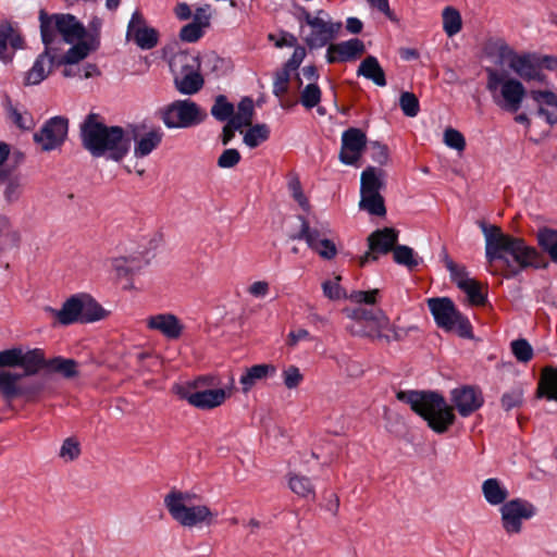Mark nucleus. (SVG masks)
<instances>
[{"instance_id":"nucleus-1","label":"nucleus","mask_w":557,"mask_h":557,"mask_svg":"<svg viewBox=\"0 0 557 557\" xmlns=\"http://www.w3.org/2000/svg\"><path fill=\"white\" fill-rule=\"evenodd\" d=\"M485 237V257L493 270L492 274H502L506 278L516 277L528 268L546 269L548 262L533 246L523 238L503 233L497 225L479 223Z\"/></svg>"},{"instance_id":"nucleus-2","label":"nucleus","mask_w":557,"mask_h":557,"mask_svg":"<svg viewBox=\"0 0 557 557\" xmlns=\"http://www.w3.org/2000/svg\"><path fill=\"white\" fill-rule=\"evenodd\" d=\"M83 147L92 157L108 153L114 161H121L129 150V139L125 137L121 126H108L98 113H89L81 124Z\"/></svg>"},{"instance_id":"nucleus-3","label":"nucleus","mask_w":557,"mask_h":557,"mask_svg":"<svg viewBox=\"0 0 557 557\" xmlns=\"http://www.w3.org/2000/svg\"><path fill=\"white\" fill-rule=\"evenodd\" d=\"M396 398L410 406L411 410L423 418L435 433H445L455 422L453 407L445 398L432 391H399Z\"/></svg>"},{"instance_id":"nucleus-4","label":"nucleus","mask_w":557,"mask_h":557,"mask_svg":"<svg viewBox=\"0 0 557 557\" xmlns=\"http://www.w3.org/2000/svg\"><path fill=\"white\" fill-rule=\"evenodd\" d=\"M22 348L13 347L0 351V394L4 400L23 398L35 401L44 389L39 381H25L24 374L5 370L21 366Z\"/></svg>"},{"instance_id":"nucleus-5","label":"nucleus","mask_w":557,"mask_h":557,"mask_svg":"<svg viewBox=\"0 0 557 557\" xmlns=\"http://www.w3.org/2000/svg\"><path fill=\"white\" fill-rule=\"evenodd\" d=\"M200 499L201 497L196 493L173 487L164 496L163 502L172 519L182 527L211 525L216 518V513L207 505L196 504Z\"/></svg>"},{"instance_id":"nucleus-6","label":"nucleus","mask_w":557,"mask_h":557,"mask_svg":"<svg viewBox=\"0 0 557 557\" xmlns=\"http://www.w3.org/2000/svg\"><path fill=\"white\" fill-rule=\"evenodd\" d=\"M486 89L492 99L502 110L516 113L520 110L527 96V89L523 84L513 77H510L505 71L487 67Z\"/></svg>"},{"instance_id":"nucleus-7","label":"nucleus","mask_w":557,"mask_h":557,"mask_svg":"<svg viewBox=\"0 0 557 557\" xmlns=\"http://www.w3.org/2000/svg\"><path fill=\"white\" fill-rule=\"evenodd\" d=\"M40 33L42 42L48 48H55L57 42L74 44L86 35L85 26L72 14L48 15L40 12Z\"/></svg>"},{"instance_id":"nucleus-8","label":"nucleus","mask_w":557,"mask_h":557,"mask_svg":"<svg viewBox=\"0 0 557 557\" xmlns=\"http://www.w3.org/2000/svg\"><path fill=\"white\" fill-rule=\"evenodd\" d=\"M348 318L354 321L348 327L352 335L391 343V336L385 333V329L389 327V318L382 309L358 307L348 312Z\"/></svg>"},{"instance_id":"nucleus-9","label":"nucleus","mask_w":557,"mask_h":557,"mask_svg":"<svg viewBox=\"0 0 557 557\" xmlns=\"http://www.w3.org/2000/svg\"><path fill=\"white\" fill-rule=\"evenodd\" d=\"M428 307L440 329L446 332H456L463 338L472 337V326L469 319L458 311L450 298H430L428 299Z\"/></svg>"},{"instance_id":"nucleus-10","label":"nucleus","mask_w":557,"mask_h":557,"mask_svg":"<svg viewBox=\"0 0 557 557\" xmlns=\"http://www.w3.org/2000/svg\"><path fill=\"white\" fill-rule=\"evenodd\" d=\"M207 113L193 100H175L161 111V119L169 128H188L200 124Z\"/></svg>"},{"instance_id":"nucleus-11","label":"nucleus","mask_w":557,"mask_h":557,"mask_svg":"<svg viewBox=\"0 0 557 557\" xmlns=\"http://www.w3.org/2000/svg\"><path fill=\"white\" fill-rule=\"evenodd\" d=\"M301 222L300 231L292 235V239L305 240L307 245L315 251L321 258L331 260L336 257L337 248L333 240L326 238L329 230L325 226L311 227L309 221L304 215H298Z\"/></svg>"},{"instance_id":"nucleus-12","label":"nucleus","mask_w":557,"mask_h":557,"mask_svg":"<svg viewBox=\"0 0 557 557\" xmlns=\"http://www.w3.org/2000/svg\"><path fill=\"white\" fill-rule=\"evenodd\" d=\"M233 387L197 389L191 391L190 386L174 385L173 392L189 405L201 410H211L224 404L227 397L232 395Z\"/></svg>"},{"instance_id":"nucleus-13","label":"nucleus","mask_w":557,"mask_h":557,"mask_svg":"<svg viewBox=\"0 0 557 557\" xmlns=\"http://www.w3.org/2000/svg\"><path fill=\"white\" fill-rule=\"evenodd\" d=\"M502 525L507 534H518L522 530V521L536 513L535 506L522 498L506 502L500 507Z\"/></svg>"},{"instance_id":"nucleus-14","label":"nucleus","mask_w":557,"mask_h":557,"mask_svg":"<svg viewBox=\"0 0 557 557\" xmlns=\"http://www.w3.org/2000/svg\"><path fill=\"white\" fill-rule=\"evenodd\" d=\"M398 231L393 227H384L371 233L368 237L369 250L359 258V265L364 267L369 262H375L380 255L393 251L398 240Z\"/></svg>"},{"instance_id":"nucleus-15","label":"nucleus","mask_w":557,"mask_h":557,"mask_svg":"<svg viewBox=\"0 0 557 557\" xmlns=\"http://www.w3.org/2000/svg\"><path fill=\"white\" fill-rule=\"evenodd\" d=\"M69 131V120L63 116L49 119L34 134V141L40 145L42 151H51L59 148L65 140Z\"/></svg>"},{"instance_id":"nucleus-16","label":"nucleus","mask_w":557,"mask_h":557,"mask_svg":"<svg viewBox=\"0 0 557 557\" xmlns=\"http://www.w3.org/2000/svg\"><path fill=\"white\" fill-rule=\"evenodd\" d=\"M508 66L525 82L546 83L547 76L541 71L540 58L533 53L510 52Z\"/></svg>"},{"instance_id":"nucleus-17","label":"nucleus","mask_w":557,"mask_h":557,"mask_svg":"<svg viewBox=\"0 0 557 557\" xmlns=\"http://www.w3.org/2000/svg\"><path fill=\"white\" fill-rule=\"evenodd\" d=\"M310 28L311 32L306 37V44L310 48H321L335 38L342 28V23L332 22L325 11L319 10L318 18L311 22Z\"/></svg>"},{"instance_id":"nucleus-18","label":"nucleus","mask_w":557,"mask_h":557,"mask_svg":"<svg viewBox=\"0 0 557 557\" xmlns=\"http://www.w3.org/2000/svg\"><path fill=\"white\" fill-rule=\"evenodd\" d=\"M366 147V134L360 128L350 127L342 135V147L338 158L344 164L356 165Z\"/></svg>"},{"instance_id":"nucleus-19","label":"nucleus","mask_w":557,"mask_h":557,"mask_svg":"<svg viewBox=\"0 0 557 557\" xmlns=\"http://www.w3.org/2000/svg\"><path fill=\"white\" fill-rule=\"evenodd\" d=\"M127 38L134 40L139 48L150 50L158 45L159 34L146 25V20L139 11H135L127 26Z\"/></svg>"},{"instance_id":"nucleus-20","label":"nucleus","mask_w":557,"mask_h":557,"mask_svg":"<svg viewBox=\"0 0 557 557\" xmlns=\"http://www.w3.org/2000/svg\"><path fill=\"white\" fill-rule=\"evenodd\" d=\"M55 66H60L58 62V48L45 46V51L37 57L34 65L26 73L25 84L37 85L41 83Z\"/></svg>"},{"instance_id":"nucleus-21","label":"nucleus","mask_w":557,"mask_h":557,"mask_svg":"<svg viewBox=\"0 0 557 557\" xmlns=\"http://www.w3.org/2000/svg\"><path fill=\"white\" fill-rule=\"evenodd\" d=\"M451 400L462 417H468L482 407V392L473 386H462L451 392Z\"/></svg>"},{"instance_id":"nucleus-22","label":"nucleus","mask_w":557,"mask_h":557,"mask_svg":"<svg viewBox=\"0 0 557 557\" xmlns=\"http://www.w3.org/2000/svg\"><path fill=\"white\" fill-rule=\"evenodd\" d=\"M364 44L352 38L339 44H332L327 48L326 60L329 63L347 62L355 60L364 53Z\"/></svg>"},{"instance_id":"nucleus-23","label":"nucleus","mask_w":557,"mask_h":557,"mask_svg":"<svg viewBox=\"0 0 557 557\" xmlns=\"http://www.w3.org/2000/svg\"><path fill=\"white\" fill-rule=\"evenodd\" d=\"M147 327L159 331L169 339H177L184 330L180 319L172 313H160L147 319Z\"/></svg>"},{"instance_id":"nucleus-24","label":"nucleus","mask_w":557,"mask_h":557,"mask_svg":"<svg viewBox=\"0 0 557 557\" xmlns=\"http://www.w3.org/2000/svg\"><path fill=\"white\" fill-rule=\"evenodd\" d=\"M46 311L50 312L57 321L62 325H71L81 323L82 319V294L73 295L66 299L61 309L57 310L47 307Z\"/></svg>"},{"instance_id":"nucleus-25","label":"nucleus","mask_w":557,"mask_h":557,"mask_svg":"<svg viewBox=\"0 0 557 557\" xmlns=\"http://www.w3.org/2000/svg\"><path fill=\"white\" fill-rule=\"evenodd\" d=\"M530 95L540 104L536 113L549 125L557 124V94L550 90H531Z\"/></svg>"},{"instance_id":"nucleus-26","label":"nucleus","mask_w":557,"mask_h":557,"mask_svg":"<svg viewBox=\"0 0 557 557\" xmlns=\"http://www.w3.org/2000/svg\"><path fill=\"white\" fill-rule=\"evenodd\" d=\"M536 397L557 401V367L546 366L542 369Z\"/></svg>"},{"instance_id":"nucleus-27","label":"nucleus","mask_w":557,"mask_h":557,"mask_svg":"<svg viewBox=\"0 0 557 557\" xmlns=\"http://www.w3.org/2000/svg\"><path fill=\"white\" fill-rule=\"evenodd\" d=\"M357 75L363 76L379 87H384L387 84L385 72L377 59L373 55H368L361 61L357 70Z\"/></svg>"},{"instance_id":"nucleus-28","label":"nucleus","mask_w":557,"mask_h":557,"mask_svg":"<svg viewBox=\"0 0 557 557\" xmlns=\"http://www.w3.org/2000/svg\"><path fill=\"white\" fill-rule=\"evenodd\" d=\"M47 363L42 349L35 348L27 351L22 349L20 368L24 370L22 373L24 377L37 374L41 369L47 368Z\"/></svg>"},{"instance_id":"nucleus-29","label":"nucleus","mask_w":557,"mask_h":557,"mask_svg":"<svg viewBox=\"0 0 557 557\" xmlns=\"http://www.w3.org/2000/svg\"><path fill=\"white\" fill-rule=\"evenodd\" d=\"M275 371L276 369L274 366L265 363L255 364L246 369L239 380L243 386V392L248 393L258 381L265 379L268 375L274 374Z\"/></svg>"},{"instance_id":"nucleus-30","label":"nucleus","mask_w":557,"mask_h":557,"mask_svg":"<svg viewBox=\"0 0 557 557\" xmlns=\"http://www.w3.org/2000/svg\"><path fill=\"white\" fill-rule=\"evenodd\" d=\"M3 106L10 121L21 131H32L35 127L36 123L33 114L28 111L20 112L13 106L9 96H5Z\"/></svg>"},{"instance_id":"nucleus-31","label":"nucleus","mask_w":557,"mask_h":557,"mask_svg":"<svg viewBox=\"0 0 557 557\" xmlns=\"http://www.w3.org/2000/svg\"><path fill=\"white\" fill-rule=\"evenodd\" d=\"M482 492L491 505H504L509 495L507 488L497 479L491 478L483 482Z\"/></svg>"},{"instance_id":"nucleus-32","label":"nucleus","mask_w":557,"mask_h":557,"mask_svg":"<svg viewBox=\"0 0 557 557\" xmlns=\"http://www.w3.org/2000/svg\"><path fill=\"white\" fill-rule=\"evenodd\" d=\"M203 77L198 71H189L182 77L176 76L174 84L176 89L183 95H194L198 92L203 86Z\"/></svg>"},{"instance_id":"nucleus-33","label":"nucleus","mask_w":557,"mask_h":557,"mask_svg":"<svg viewBox=\"0 0 557 557\" xmlns=\"http://www.w3.org/2000/svg\"><path fill=\"white\" fill-rule=\"evenodd\" d=\"M536 239L542 251L546 252L554 263H557V230L542 227L537 231Z\"/></svg>"},{"instance_id":"nucleus-34","label":"nucleus","mask_w":557,"mask_h":557,"mask_svg":"<svg viewBox=\"0 0 557 557\" xmlns=\"http://www.w3.org/2000/svg\"><path fill=\"white\" fill-rule=\"evenodd\" d=\"M163 133L152 129L140 137L135 146L134 153L137 158H144L151 153L162 141Z\"/></svg>"},{"instance_id":"nucleus-35","label":"nucleus","mask_w":557,"mask_h":557,"mask_svg":"<svg viewBox=\"0 0 557 557\" xmlns=\"http://www.w3.org/2000/svg\"><path fill=\"white\" fill-rule=\"evenodd\" d=\"M107 311L90 296L82 294V319L81 323H90L102 320Z\"/></svg>"},{"instance_id":"nucleus-36","label":"nucleus","mask_w":557,"mask_h":557,"mask_svg":"<svg viewBox=\"0 0 557 557\" xmlns=\"http://www.w3.org/2000/svg\"><path fill=\"white\" fill-rule=\"evenodd\" d=\"M91 47L88 42L77 40L76 44L71 47L66 53L60 54L58 52V62L60 65H75L79 61L84 60L90 52Z\"/></svg>"},{"instance_id":"nucleus-37","label":"nucleus","mask_w":557,"mask_h":557,"mask_svg":"<svg viewBox=\"0 0 557 557\" xmlns=\"http://www.w3.org/2000/svg\"><path fill=\"white\" fill-rule=\"evenodd\" d=\"M112 269L119 277H131L141 269V260L136 257H119L111 260Z\"/></svg>"},{"instance_id":"nucleus-38","label":"nucleus","mask_w":557,"mask_h":557,"mask_svg":"<svg viewBox=\"0 0 557 557\" xmlns=\"http://www.w3.org/2000/svg\"><path fill=\"white\" fill-rule=\"evenodd\" d=\"M384 172L382 170L377 171L373 166H368L363 172L361 173V186H360V194H372V193H380V190L383 187V182L379 177V175H382Z\"/></svg>"},{"instance_id":"nucleus-39","label":"nucleus","mask_w":557,"mask_h":557,"mask_svg":"<svg viewBox=\"0 0 557 557\" xmlns=\"http://www.w3.org/2000/svg\"><path fill=\"white\" fill-rule=\"evenodd\" d=\"M393 259L397 264L405 265L408 270H414L422 261L412 248L405 245H397L393 249Z\"/></svg>"},{"instance_id":"nucleus-40","label":"nucleus","mask_w":557,"mask_h":557,"mask_svg":"<svg viewBox=\"0 0 557 557\" xmlns=\"http://www.w3.org/2000/svg\"><path fill=\"white\" fill-rule=\"evenodd\" d=\"M359 206L372 215L384 216L386 214L384 198L380 193L361 195Z\"/></svg>"},{"instance_id":"nucleus-41","label":"nucleus","mask_w":557,"mask_h":557,"mask_svg":"<svg viewBox=\"0 0 557 557\" xmlns=\"http://www.w3.org/2000/svg\"><path fill=\"white\" fill-rule=\"evenodd\" d=\"M443 28L447 36L451 37L458 34L462 28V20L458 10L453 7H446L442 13Z\"/></svg>"},{"instance_id":"nucleus-42","label":"nucleus","mask_w":557,"mask_h":557,"mask_svg":"<svg viewBox=\"0 0 557 557\" xmlns=\"http://www.w3.org/2000/svg\"><path fill=\"white\" fill-rule=\"evenodd\" d=\"M255 109L252 99L246 97L237 106V112L233 114L232 121L240 127L250 126L252 123Z\"/></svg>"},{"instance_id":"nucleus-43","label":"nucleus","mask_w":557,"mask_h":557,"mask_svg":"<svg viewBox=\"0 0 557 557\" xmlns=\"http://www.w3.org/2000/svg\"><path fill=\"white\" fill-rule=\"evenodd\" d=\"M47 368L62 374L66 379H72L77 375V362L73 359L55 357L48 360Z\"/></svg>"},{"instance_id":"nucleus-44","label":"nucleus","mask_w":557,"mask_h":557,"mask_svg":"<svg viewBox=\"0 0 557 557\" xmlns=\"http://www.w3.org/2000/svg\"><path fill=\"white\" fill-rule=\"evenodd\" d=\"M269 136L270 128L267 124H256L253 126L250 125V128L244 136V143L250 148H256L261 143L268 140Z\"/></svg>"},{"instance_id":"nucleus-45","label":"nucleus","mask_w":557,"mask_h":557,"mask_svg":"<svg viewBox=\"0 0 557 557\" xmlns=\"http://www.w3.org/2000/svg\"><path fill=\"white\" fill-rule=\"evenodd\" d=\"M290 490L300 497L314 498L315 492L309 478L305 475L294 474L289 479Z\"/></svg>"},{"instance_id":"nucleus-46","label":"nucleus","mask_w":557,"mask_h":557,"mask_svg":"<svg viewBox=\"0 0 557 557\" xmlns=\"http://www.w3.org/2000/svg\"><path fill=\"white\" fill-rule=\"evenodd\" d=\"M211 114L220 122H228L234 114V106L227 101L225 96L219 95L211 108Z\"/></svg>"},{"instance_id":"nucleus-47","label":"nucleus","mask_w":557,"mask_h":557,"mask_svg":"<svg viewBox=\"0 0 557 557\" xmlns=\"http://www.w3.org/2000/svg\"><path fill=\"white\" fill-rule=\"evenodd\" d=\"M459 289L467 294L470 304L473 306H482L486 301V295L482 293L480 283L473 278L466 283H459Z\"/></svg>"},{"instance_id":"nucleus-48","label":"nucleus","mask_w":557,"mask_h":557,"mask_svg":"<svg viewBox=\"0 0 557 557\" xmlns=\"http://www.w3.org/2000/svg\"><path fill=\"white\" fill-rule=\"evenodd\" d=\"M322 91L318 84L309 83L300 91V103L308 110L317 107L321 101Z\"/></svg>"},{"instance_id":"nucleus-49","label":"nucleus","mask_w":557,"mask_h":557,"mask_svg":"<svg viewBox=\"0 0 557 557\" xmlns=\"http://www.w3.org/2000/svg\"><path fill=\"white\" fill-rule=\"evenodd\" d=\"M399 107L406 116L414 117L420 111L418 97L410 91H403L399 97Z\"/></svg>"},{"instance_id":"nucleus-50","label":"nucleus","mask_w":557,"mask_h":557,"mask_svg":"<svg viewBox=\"0 0 557 557\" xmlns=\"http://www.w3.org/2000/svg\"><path fill=\"white\" fill-rule=\"evenodd\" d=\"M511 351L519 362L527 363L533 358V348L524 338L512 341L510 344Z\"/></svg>"},{"instance_id":"nucleus-51","label":"nucleus","mask_w":557,"mask_h":557,"mask_svg":"<svg viewBox=\"0 0 557 557\" xmlns=\"http://www.w3.org/2000/svg\"><path fill=\"white\" fill-rule=\"evenodd\" d=\"M289 81L290 72L283 67L277 70L274 75L273 94L278 98L285 96L288 91Z\"/></svg>"},{"instance_id":"nucleus-52","label":"nucleus","mask_w":557,"mask_h":557,"mask_svg":"<svg viewBox=\"0 0 557 557\" xmlns=\"http://www.w3.org/2000/svg\"><path fill=\"white\" fill-rule=\"evenodd\" d=\"M23 191V183L18 176L9 177L3 190L4 198L12 203L20 199Z\"/></svg>"},{"instance_id":"nucleus-53","label":"nucleus","mask_w":557,"mask_h":557,"mask_svg":"<svg viewBox=\"0 0 557 557\" xmlns=\"http://www.w3.org/2000/svg\"><path fill=\"white\" fill-rule=\"evenodd\" d=\"M288 188L292 193L294 200L298 202L302 210L308 212L310 210V203L302 191L301 183L297 176H293L289 180Z\"/></svg>"},{"instance_id":"nucleus-54","label":"nucleus","mask_w":557,"mask_h":557,"mask_svg":"<svg viewBox=\"0 0 557 557\" xmlns=\"http://www.w3.org/2000/svg\"><path fill=\"white\" fill-rule=\"evenodd\" d=\"M444 143L458 151H463L466 148L465 136L457 129L448 127L444 132Z\"/></svg>"},{"instance_id":"nucleus-55","label":"nucleus","mask_w":557,"mask_h":557,"mask_svg":"<svg viewBox=\"0 0 557 557\" xmlns=\"http://www.w3.org/2000/svg\"><path fill=\"white\" fill-rule=\"evenodd\" d=\"M203 35L201 25L197 22H191L182 27L180 38L186 42H196Z\"/></svg>"},{"instance_id":"nucleus-56","label":"nucleus","mask_w":557,"mask_h":557,"mask_svg":"<svg viewBox=\"0 0 557 557\" xmlns=\"http://www.w3.org/2000/svg\"><path fill=\"white\" fill-rule=\"evenodd\" d=\"M12 34V25L8 22L0 24V60L9 61L11 55L8 53V45L10 44V35Z\"/></svg>"},{"instance_id":"nucleus-57","label":"nucleus","mask_w":557,"mask_h":557,"mask_svg":"<svg viewBox=\"0 0 557 557\" xmlns=\"http://www.w3.org/2000/svg\"><path fill=\"white\" fill-rule=\"evenodd\" d=\"M242 156L237 149H225L218 158V166L222 169H231L239 163Z\"/></svg>"},{"instance_id":"nucleus-58","label":"nucleus","mask_w":557,"mask_h":557,"mask_svg":"<svg viewBox=\"0 0 557 557\" xmlns=\"http://www.w3.org/2000/svg\"><path fill=\"white\" fill-rule=\"evenodd\" d=\"M446 268L450 273L451 282L455 283L458 288L459 283H466L468 280H471L466 270V267L457 264L453 260H447Z\"/></svg>"},{"instance_id":"nucleus-59","label":"nucleus","mask_w":557,"mask_h":557,"mask_svg":"<svg viewBox=\"0 0 557 557\" xmlns=\"http://www.w3.org/2000/svg\"><path fill=\"white\" fill-rule=\"evenodd\" d=\"M284 384L287 388H296L304 380V375L300 373L296 366H289L283 371Z\"/></svg>"},{"instance_id":"nucleus-60","label":"nucleus","mask_w":557,"mask_h":557,"mask_svg":"<svg viewBox=\"0 0 557 557\" xmlns=\"http://www.w3.org/2000/svg\"><path fill=\"white\" fill-rule=\"evenodd\" d=\"M502 407L509 411L512 408L519 407L522 404V391L515 389L509 393H505L500 399Z\"/></svg>"},{"instance_id":"nucleus-61","label":"nucleus","mask_w":557,"mask_h":557,"mask_svg":"<svg viewBox=\"0 0 557 557\" xmlns=\"http://www.w3.org/2000/svg\"><path fill=\"white\" fill-rule=\"evenodd\" d=\"M371 149V158L374 162L380 165H384L388 161V148L386 145H383L379 141H373L370 146Z\"/></svg>"},{"instance_id":"nucleus-62","label":"nucleus","mask_w":557,"mask_h":557,"mask_svg":"<svg viewBox=\"0 0 557 557\" xmlns=\"http://www.w3.org/2000/svg\"><path fill=\"white\" fill-rule=\"evenodd\" d=\"M81 454L79 444L74 438H66L61 447L60 456L70 460L76 459Z\"/></svg>"},{"instance_id":"nucleus-63","label":"nucleus","mask_w":557,"mask_h":557,"mask_svg":"<svg viewBox=\"0 0 557 557\" xmlns=\"http://www.w3.org/2000/svg\"><path fill=\"white\" fill-rule=\"evenodd\" d=\"M305 58L306 49L301 46H297L295 47L292 57L283 65V69L292 73L293 71H296L300 66Z\"/></svg>"},{"instance_id":"nucleus-64","label":"nucleus","mask_w":557,"mask_h":557,"mask_svg":"<svg viewBox=\"0 0 557 557\" xmlns=\"http://www.w3.org/2000/svg\"><path fill=\"white\" fill-rule=\"evenodd\" d=\"M377 294L379 289L368 292L358 290L350 295V299L357 304L374 305L376 302Z\"/></svg>"}]
</instances>
